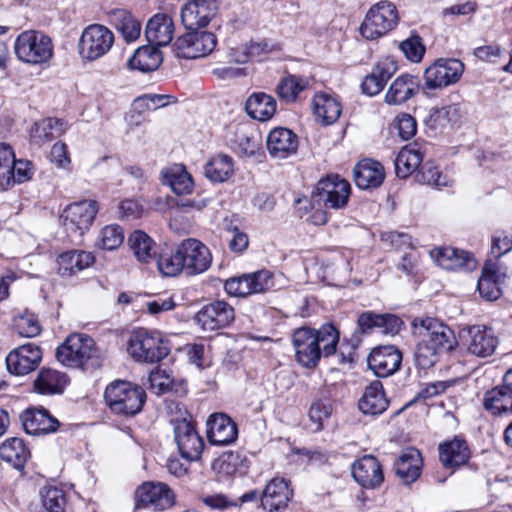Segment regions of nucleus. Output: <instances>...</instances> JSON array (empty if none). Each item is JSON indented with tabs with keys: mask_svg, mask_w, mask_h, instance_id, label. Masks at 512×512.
<instances>
[{
	"mask_svg": "<svg viewBox=\"0 0 512 512\" xmlns=\"http://www.w3.org/2000/svg\"><path fill=\"white\" fill-rule=\"evenodd\" d=\"M104 399L113 414L132 417L141 412L146 402V392L137 384L116 380L106 387Z\"/></svg>",
	"mask_w": 512,
	"mask_h": 512,
	"instance_id": "obj_1",
	"label": "nucleus"
},
{
	"mask_svg": "<svg viewBox=\"0 0 512 512\" xmlns=\"http://www.w3.org/2000/svg\"><path fill=\"white\" fill-rule=\"evenodd\" d=\"M57 360L68 367L94 368L100 366V353L88 335L74 333L56 350Z\"/></svg>",
	"mask_w": 512,
	"mask_h": 512,
	"instance_id": "obj_2",
	"label": "nucleus"
},
{
	"mask_svg": "<svg viewBox=\"0 0 512 512\" xmlns=\"http://www.w3.org/2000/svg\"><path fill=\"white\" fill-rule=\"evenodd\" d=\"M127 351L138 362L156 363L164 359L170 349L159 331L141 328L131 334Z\"/></svg>",
	"mask_w": 512,
	"mask_h": 512,
	"instance_id": "obj_3",
	"label": "nucleus"
},
{
	"mask_svg": "<svg viewBox=\"0 0 512 512\" xmlns=\"http://www.w3.org/2000/svg\"><path fill=\"white\" fill-rule=\"evenodd\" d=\"M14 50L20 61L31 65L47 63L53 56L52 40L35 30H26L19 34Z\"/></svg>",
	"mask_w": 512,
	"mask_h": 512,
	"instance_id": "obj_4",
	"label": "nucleus"
},
{
	"mask_svg": "<svg viewBox=\"0 0 512 512\" xmlns=\"http://www.w3.org/2000/svg\"><path fill=\"white\" fill-rule=\"evenodd\" d=\"M398 20L395 4L386 0L380 1L368 10L360 26V33L368 40L377 39L394 29Z\"/></svg>",
	"mask_w": 512,
	"mask_h": 512,
	"instance_id": "obj_5",
	"label": "nucleus"
},
{
	"mask_svg": "<svg viewBox=\"0 0 512 512\" xmlns=\"http://www.w3.org/2000/svg\"><path fill=\"white\" fill-rule=\"evenodd\" d=\"M274 286V274L266 269L230 278L224 284L225 291L235 297L266 293Z\"/></svg>",
	"mask_w": 512,
	"mask_h": 512,
	"instance_id": "obj_6",
	"label": "nucleus"
},
{
	"mask_svg": "<svg viewBox=\"0 0 512 512\" xmlns=\"http://www.w3.org/2000/svg\"><path fill=\"white\" fill-rule=\"evenodd\" d=\"M217 45V37L210 31L190 30L176 39L173 50L177 57L196 59L211 54Z\"/></svg>",
	"mask_w": 512,
	"mask_h": 512,
	"instance_id": "obj_7",
	"label": "nucleus"
},
{
	"mask_svg": "<svg viewBox=\"0 0 512 512\" xmlns=\"http://www.w3.org/2000/svg\"><path fill=\"white\" fill-rule=\"evenodd\" d=\"M464 72V64L455 58H440L424 72L423 90L443 89L458 82Z\"/></svg>",
	"mask_w": 512,
	"mask_h": 512,
	"instance_id": "obj_8",
	"label": "nucleus"
},
{
	"mask_svg": "<svg viewBox=\"0 0 512 512\" xmlns=\"http://www.w3.org/2000/svg\"><path fill=\"white\" fill-rule=\"evenodd\" d=\"M98 210V203L95 200H84L68 205L61 214L67 233L81 237L91 227Z\"/></svg>",
	"mask_w": 512,
	"mask_h": 512,
	"instance_id": "obj_9",
	"label": "nucleus"
},
{
	"mask_svg": "<svg viewBox=\"0 0 512 512\" xmlns=\"http://www.w3.org/2000/svg\"><path fill=\"white\" fill-rule=\"evenodd\" d=\"M114 43V34L107 27L99 24L89 25L84 29L79 40V54L89 61L104 56Z\"/></svg>",
	"mask_w": 512,
	"mask_h": 512,
	"instance_id": "obj_10",
	"label": "nucleus"
},
{
	"mask_svg": "<svg viewBox=\"0 0 512 512\" xmlns=\"http://www.w3.org/2000/svg\"><path fill=\"white\" fill-rule=\"evenodd\" d=\"M351 193L349 182L338 175L321 179L313 193V200L323 203L326 208L341 209L348 203Z\"/></svg>",
	"mask_w": 512,
	"mask_h": 512,
	"instance_id": "obj_11",
	"label": "nucleus"
},
{
	"mask_svg": "<svg viewBox=\"0 0 512 512\" xmlns=\"http://www.w3.org/2000/svg\"><path fill=\"white\" fill-rule=\"evenodd\" d=\"M174 441L182 458L191 462L200 459L204 450V440L194 424L187 419L172 422Z\"/></svg>",
	"mask_w": 512,
	"mask_h": 512,
	"instance_id": "obj_12",
	"label": "nucleus"
},
{
	"mask_svg": "<svg viewBox=\"0 0 512 512\" xmlns=\"http://www.w3.org/2000/svg\"><path fill=\"white\" fill-rule=\"evenodd\" d=\"M137 506L163 511L173 506L175 495L169 486L162 482H145L136 491Z\"/></svg>",
	"mask_w": 512,
	"mask_h": 512,
	"instance_id": "obj_13",
	"label": "nucleus"
},
{
	"mask_svg": "<svg viewBox=\"0 0 512 512\" xmlns=\"http://www.w3.org/2000/svg\"><path fill=\"white\" fill-rule=\"evenodd\" d=\"M508 277V267L502 261L487 260L478 280V291L488 301L497 300L501 294V285Z\"/></svg>",
	"mask_w": 512,
	"mask_h": 512,
	"instance_id": "obj_14",
	"label": "nucleus"
},
{
	"mask_svg": "<svg viewBox=\"0 0 512 512\" xmlns=\"http://www.w3.org/2000/svg\"><path fill=\"white\" fill-rule=\"evenodd\" d=\"M293 497L290 481L283 477L272 478L263 489L260 502L266 512H283Z\"/></svg>",
	"mask_w": 512,
	"mask_h": 512,
	"instance_id": "obj_15",
	"label": "nucleus"
},
{
	"mask_svg": "<svg viewBox=\"0 0 512 512\" xmlns=\"http://www.w3.org/2000/svg\"><path fill=\"white\" fill-rule=\"evenodd\" d=\"M235 317L234 308L225 301H214L198 311L194 321L204 331H214L228 326Z\"/></svg>",
	"mask_w": 512,
	"mask_h": 512,
	"instance_id": "obj_16",
	"label": "nucleus"
},
{
	"mask_svg": "<svg viewBox=\"0 0 512 512\" xmlns=\"http://www.w3.org/2000/svg\"><path fill=\"white\" fill-rule=\"evenodd\" d=\"M42 360L41 348L27 343L12 350L6 357V366L11 374L24 376L34 371Z\"/></svg>",
	"mask_w": 512,
	"mask_h": 512,
	"instance_id": "obj_17",
	"label": "nucleus"
},
{
	"mask_svg": "<svg viewBox=\"0 0 512 512\" xmlns=\"http://www.w3.org/2000/svg\"><path fill=\"white\" fill-rule=\"evenodd\" d=\"M292 344L297 362L306 368H314L321 359V350L317 346L314 329L302 327L294 331Z\"/></svg>",
	"mask_w": 512,
	"mask_h": 512,
	"instance_id": "obj_18",
	"label": "nucleus"
},
{
	"mask_svg": "<svg viewBox=\"0 0 512 512\" xmlns=\"http://www.w3.org/2000/svg\"><path fill=\"white\" fill-rule=\"evenodd\" d=\"M216 0H189L181 8V21L187 30L206 27L216 15Z\"/></svg>",
	"mask_w": 512,
	"mask_h": 512,
	"instance_id": "obj_19",
	"label": "nucleus"
},
{
	"mask_svg": "<svg viewBox=\"0 0 512 512\" xmlns=\"http://www.w3.org/2000/svg\"><path fill=\"white\" fill-rule=\"evenodd\" d=\"M434 262L443 269L452 271H473L478 261L472 253L453 247H437L430 251Z\"/></svg>",
	"mask_w": 512,
	"mask_h": 512,
	"instance_id": "obj_20",
	"label": "nucleus"
},
{
	"mask_svg": "<svg viewBox=\"0 0 512 512\" xmlns=\"http://www.w3.org/2000/svg\"><path fill=\"white\" fill-rule=\"evenodd\" d=\"M498 337L491 327L473 325L467 329L465 346L467 352L479 358H487L494 354L498 346Z\"/></svg>",
	"mask_w": 512,
	"mask_h": 512,
	"instance_id": "obj_21",
	"label": "nucleus"
},
{
	"mask_svg": "<svg viewBox=\"0 0 512 512\" xmlns=\"http://www.w3.org/2000/svg\"><path fill=\"white\" fill-rule=\"evenodd\" d=\"M180 253L185 260V270L188 274H201L208 270L212 255L206 245L194 238H188L179 245Z\"/></svg>",
	"mask_w": 512,
	"mask_h": 512,
	"instance_id": "obj_22",
	"label": "nucleus"
},
{
	"mask_svg": "<svg viewBox=\"0 0 512 512\" xmlns=\"http://www.w3.org/2000/svg\"><path fill=\"white\" fill-rule=\"evenodd\" d=\"M206 426L207 438L213 445L226 446L235 442L238 437L236 423L225 413L211 414Z\"/></svg>",
	"mask_w": 512,
	"mask_h": 512,
	"instance_id": "obj_23",
	"label": "nucleus"
},
{
	"mask_svg": "<svg viewBox=\"0 0 512 512\" xmlns=\"http://www.w3.org/2000/svg\"><path fill=\"white\" fill-rule=\"evenodd\" d=\"M402 355L394 346H381L372 350L367 362L369 368L378 377H388L400 367Z\"/></svg>",
	"mask_w": 512,
	"mask_h": 512,
	"instance_id": "obj_24",
	"label": "nucleus"
},
{
	"mask_svg": "<svg viewBox=\"0 0 512 512\" xmlns=\"http://www.w3.org/2000/svg\"><path fill=\"white\" fill-rule=\"evenodd\" d=\"M23 428L30 435H45L58 430L60 422L44 408H28L20 415Z\"/></svg>",
	"mask_w": 512,
	"mask_h": 512,
	"instance_id": "obj_25",
	"label": "nucleus"
},
{
	"mask_svg": "<svg viewBox=\"0 0 512 512\" xmlns=\"http://www.w3.org/2000/svg\"><path fill=\"white\" fill-rule=\"evenodd\" d=\"M397 63L392 58H384L378 61L370 74L366 75L361 83L362 92L369 96L379 94L387 81L396 73Z\"/></svg>",
	"mask_w": 512,
	"mask_h": 512,
	"instance_id": "obj_26",
	"label": "nucleus"
},
{
	"mask_svg": "<svg viewBox=\"0 0 512 512\" xmlns=\"http://www.w3.org/2000/svg\"><path fill=\"white\" fill-rule=\"evenodd\" d=\"M352 475L362 487L374 489L384 480L382 467L372 455H366L356 460L352 465Z\"/></svg>",
	"mask_w": 512,
	"mask_h": 512,
	"instance_id": "obj_27",
	"label": "nucleus"
},
{
	"mask_svg": "<svg viewBox=\"0 0 512 512\" xmlns=\"http://www.w3.org/2000/svg\"><path fill=\"white\" fill-rule=\"evenodd\" d=\"M439 460L445 468L456 469L468 463L471 452L465 439L455 436L439 445Z\"/></svg>",
	"mask_w": 512,
	"mask_h": 512,
	"instance_id": "obj_28",
	"label": "nucleus"
},
{
	"mask_svg": "<svg viewBox=\"0 0 512 512\" xmlns=\"http://www.w3.org/2000/svg\"><path fill=\"white\" fill-rule=\"evenodd\" d=\"M298 137L290 129L278 127L267 137V149L274 158L285 159L296 153Z\"/></svg>",
	"mask_w": 512,
	"mask_h": 512,
	"instance_id": "obj_29",
	"label": "nucleus"
},
{
	"mask_svg": "<svg viewBox=\"0 0 512 512\" xmlns=\"http://www.w3.org/2000/svg\"><path fill=\"white\" fill-rule=\"evenodd\" d=\"M174 35V22L164 13L152 16L145 28V37L149 44L162 47L171 43Z\"/></svg>",
	"mask_w": 512,
	"mask_h": 512,
	"instance_id": "obj_30",
	"label": "nucleus"
},
{
	"mask_svg": "<svg viewBox=\"0 0 512 512\" xmlns=\"http://www.w3.org/2000/svg\"><path fill=\"white\" fill-rule=\"evenodd\" d=\"M419 90V80L410 74L398 76L389 86L385 94V103L401 105L415 96Z\"/></svg>",
	"mask_w": 512,
	"mask_h": 512,
	"instance_id": "obj_31",
	"label": "nucleus"
},
{
	"mask_svg": "<svg viewBox=\"0 0 512 512\" xmlns=\"http://www.w3.org/2000/svg\"><path fill=\"white\" fill-rule=\"evenodd\" d=\"M385 178L383 166L374 160L364 159L354 168V181L360 189L379 187Z\"/></svg>",
	"mask_w": 512,
	"mask_h": 512,
	"instance_id": "obj_32",
	"label": "nucleus"
},
{
	"mask_svg": "<svg viewBox=\"0 0 512 512\" xmlns=\"http://www.w3.org/2000/svg\"><path fill=\"white\" fill-rule=\"evenodd\" d=\"M311 80L307 76L287 74L279 80L276 86V94L278 98L286 103H295L301 94L309 89Z\"/></svg>",
	"mask_w": 512,
	"mask_h": 512,
	"instance_id": "obj_33",
	"label": "nucleus"
},
{
	"mask_svg": "<svg viewBox=\"0 0 512 512\" xmlns=\"http://www.w3.org/2000/svg\"><path fill=\"white\" fill-rule=\"evenodd\" d=\"M427 332L423 339L432 345L440 355L453 350L457 345L454 332L443 323L427 320Z\"/></svg>",
	"mask_w": 512,
	"mask_h": 512,
	"instance_id": "obj_34",
	"label": "nucleus"
},
{
	"mask_svg": "<svg viewBox=\"0 0 512 512\" xmlns=\"http://www.w3.org/2000/svg\"><path fill=\"white\" fill-rule=\"evenodd\" d=\"M422 458L417 449L405 450L394 463L396 475L405 484L414 482L421 474Z\"/></svg>",
	"mask_w": 512,
	"mask_h": 512,
	"instance_id": "obj_35",
	"label": "nucleus"
},
{
	"mask_svg": "<svg viewBox=\"0 0 512 512\" xmlns=\"http://www.w3.org/2000/svg\"><path fill=\"white\" fill-rule=\"evenodd\" d=\"M94 262L92 253L82 250H70L59 255L58 272L62 276H71L88 268Z\"/></svg>",
	"mask_w": 512,
	"mask_h": 512,
	"instance_id": "obj_36",
	"label": "nucleus"
},
{
	"mask_svg": "<svg viewBox=\"0 0 512 512\" xmlns=\"http://www.w3.org/2000/svg\"><path fill=\"white\" fill-rule=\"evenodd\" d=\"M30 456V451L23 439L7 438L0 444V459L18 470H22Z\"/></svg>",
	"mask_w": 512,
	"mask_h": 512,
	"instance_id": "obj_37",
	"label": "nucleus"
},
{
	"mask_svg": "<svg viewBox=\"0 0 512 512\" xmlns=\"http://www.w3.org/2000/svg\"><path fill=\"white\" fill-rule=\"evenodd\" d=\"M313 110L317 119L324 125H330L339 118L342 106L335 96L319 92L313 97Z\"/></svg>",
	"mask_w": 512,
	"mask_h": 512,
	"instance_id": "obj_38",
	"label": "nucleus"
},
{
	"mask_svg": "<svg viewBox=\"0 0 512 512\" xmlns=\"http://www.w3.org/2000/svg\"><path fill=\"white\" fill-rule=\"evenodd\" d=\"M424 157L422 147L418 143L402 148L395 159V171L398 177L406 178L421 165Z\"/></svg>",
	"mask_w": 512,
	"mask_h": 512,
	"instance_id": "obj_39",
	"label": "nucleus"
},
{
	"mask_svg": "<svg viewBox=\"0 0 512 512\" xmlns=\"http://www.w3.org/2000/svg\"><path fill=\"white\" fill-rule=\"evenodd\" d=\"M358 406L362 413L372 416L379 415L387 409L388 400L379 381H375L366 387Z\"/></svg>",
	"mask_w": 512,
	"mask_h": 512,
	"instance_id": "obj_40",
	"label": "nucleus"
},
{
	"mask_svg": "<svg viewBox=\"0 0 512 512\" xmlns=\"http://www.w3.org/2000/svg\"><path fill=\"white\" fill-rule=\"evenodd\" d=\"M65 130L61 119L45 118L35 122L30 128V141L34 145L42 146L60 136Z\"/></svg>",
	"mask_w": 512,
	"mask_h": 512,
	"instance_id": "obj_41",
	"label": "nucleus"
},
{
	"mask_svg": "<svg viewBox=\"0 0 512 512\" xmlns=\"http://www.w3.org/2000/svg\"><path fill=\"white\" fill-rule=\"evenodd\" d=\"M68 381L66 374L55 369L43 368L35 379L34 387L40 394H58L63 392Z\"/></svg>",
	"mask_w": 512,
	"mask_h": 512,
	"instance_id": "obj_42",
	"label": "nucleus"
},
{
	"mask_svg": "<svg viewBox=\"0 0 512 512\" xmlns=\"http://www.w3.org/2000/svg\"><path fill=\"white\" fill-rule=\"evenodd\" d=\"M162 60V53L159 47L149 44L139 47L129 59L128 65L131 69L146 73L156 70L162 63Z\"/></svg>",
	"mask_w": 512,
	"mask_h": 512,
	"instance_id": "obj_43",
	"label": "nucleus"
},
{
	"mask_svg": "<svg viewBox=\"0 0 512 512\" xmlns=\"http://www.w3.org/2000/svg\"><path fill=\"white\" fill-rule=\"evenodd\" d=\"M249 116L259 121L269 120L276 112L277 103L274 97L263 92L249 96L245 105Z\"/></svg>",
	"mask_w": 512,
	"mask_h": 512,
	"instance_id": "obj_44",
	"label": "nucleus"
},
{
	"mask_svg": "<svg viewBox=\"0 0 512 512\" xmlns=\"http://www.w3.org/2000/svg\"><path fill=\"white\" fill-rule=\"evenodd\" d=\"M110 22L121 33L126 42L136 41L141 34V23L129 11L115 9L110 14Z\"/></svg>",
	"mask_w": 512,
	"mask_h": 512,
	"instance_id": "obj_45",
	"label": "nucleus"
},
{
	"mask_svg": "<svg viewBox=\"0 0 512 512\" xmlns=\"http://www.w3.org/2000/svg\"><path fill=\"white\" fill-rule=\"evenodd\" d=\"M163 184L168 185L178 195L188 194L193 189L192 176L181 164L173 165L162 172Z\"/></svg>",
	"mask_w": 512,
	"mask_h": 512,
	"instance_id": "obj_46",
	"label": "nucleus"
},
{
	"mask_svg": "<svg viewBox=\"0 0 512 512\" xmlns=\"http://www.w3.org/2000/svg\"><path fill=\"white\" fill-rule=\"evenodd\" d=\"M233 159L224 154L213 156L204 166V174L214 183L227 181L233 174Z\"/></svg>",
	"mask_w": 512,
	"mask_h": 512,
	"instance_id": "obj_47",
	"label": "nucleus"
},
{
	"mask_svg": "<svg viewBox=\"0 0 512 512\" xmlns=\"http://www.w3.org/2000/svg\"><path fill=\"white\" fill-rule=\"evenodd\" d=\"M128 245L137 260L142 263H149L156 256L154 240L141 230L131 233Z\"/></svg>",
	"mask_w": 512,
	"mask_h": 512,
	"instance_id": "obj_48",
	"label": "nucleus"
},
{
	"mask_svg": "<svg viewBox=\"0 0 512 512\" xmlns=\"http://www.w3.org/2000/svg\"><path fill=\"white\" fill-rule=\"evenodd\" d=\"M483 405L494 415L512 412V392L497 386L485 393Z\"/></svg>",
	"mask_w": 512,
	"mask_h": 512,
	"instance_id": "obj_49",
	"label": "nucleus"
},
{
	"mask_svg": "<svg viewBox=\"0 0 512 512\" xmlns=\"http://www.w3.org/2000/svg\"><path fill=\"white\" fill-rule=\"evenodd\" d=\"M276 42L268 39L251 41L249 44L242 45L241 56H235V63H246L252 60H262L268 53L278 50Z\"/></svg>",
	"mask_w": 512,
	"mask_h": 512,
	"instance_id": "obj_50",
	"label": "nucleus"
},
{
	"mask_svg": "<svg viewBox=\"0 0 512 512\" xmlns=\"http://www.w3.org/2000/svg\"><path fill=\"white\" fill-rule=\"evenodd\" d=\"M317 346L321 350V357H329L336 354L340 334L332 324H324L318 330L314 329Z\"/></svg>",
	"mask_w": 512,
	"mask_h": 512,
	"instance_id": "obj_51",
	"label": "nucleus"
},
{
	"mask_svg": "<svg viewBox=\"0 0 512 512\" xmlns=\"http://www.w3.org/2000/svg\"><path fill=\"white\" fill-rule=\"evenodd\" d=\"M157 267L164 277H176L185 270V260H183L179 247L175 252L161 254L157 261Z\"/></svg>",
	"mask_w": 512,
	"mask_h": 512,
	"instance_id": "obj_52",
	"label": "nucleus"
},
{
	"mask_svg": "<svg viewBox=\"0 0 512 512\" xmlns=\"http://www.w3.org/2000/svg\"><path fill=\"white\" fill-rule=\"evenodd\" d=\"M41 503L47 512H63L66 506V495L58 487L47 486L40 491Z\"/></svg>",
	"mask_w": 512,
	"mask_h": 512,
	"instance_id": "obj_53",
	"label": "nucleus"
},
{
	"mask_svg": "<svg viewBox=\"0 0 512 512\" xmlns=\"http://www.w3.org/2000/svg\"><path fill=\"white\" fill-rule=\"evenodd\" d=\"M31 175L30 162L15 159L9 169V173L1 180L0 188L2 190H7L15 183H22L28 180Z\"/></svg>",
	"mask_w": 512,
	"mask_h": 512,
	"instance_id": "obj_54",
	"label": "nucleus"
},
{
	"mask_svg": "<svg viewBox=\"0 0 512 512\" xmlns=\"http://www.w3.org/2000/svg\"><path fill=\"white\" fill-rule=\"evenodd\" d=\"M417 181L423 184L434 186L436 188L447 187L451 184V179L443 175L438 167L431 163H425L416 176Z\"/></svg>",
	"mask_w": 512,
	"mask_h": 512,
	"instance_id": "obj_55",
	"label": "nucleus"
},
{
	"mask_svg": "<svg viewBox=\"0 0 512 512\" xmlns=\"http://www.w3.org/2000/svg\"><path fill=\"white\" fill-rule=\"evenodd\" d=\"M124 240V233L119 225L113 224L104 227L100 231L97 245L105 250L118 248Z\"/></svg>",
	"mask_w": 512,
	"mask_h": 512,
	"instance_id": "obj_56",
	"label": "nucleus"
},
{
	"mask_svg": "<svg viewBox=\"0 0 512 512\" xmlns=\"http://www.w3.org/2000/svg\"><path fill=\"white\" fill-rule=\"evenodd\" d=\"M440 356V353L424 339L419 342L414 354L415 363L421 369H429L434 366Z\"/></svg>",
	"mask_w": 512,
	"mask_h": 512,
	"instance_id": "obj_57",
	"label": "nucleus"
},
{
	"mask_svg": "<svg viewBox=\"0 0 512 512\" xmlns=\"http://www.w3.org/2000/svg\"><path fill=\"white\" fill-rule=\"evenodd\" d=\"M14 327L17 333L23 337H35L41 331L37 317L33 313H24L14 320Z\"/></svg>",
	"mask_w": 512,
	"mask_h": 512,
	"instance_id": "obj_58",
	"label": "nucleus"
},
{
	"mask_svg": "<svg viewBox=\"0 0 512 512\" xmlns=\"http://www.w3.org/2000/svg\"><path fill=\"white\" fill-rule=\"evenodd\" d=\"M512 250V235L505 231L496 232L492 236L491 254L495 259L492 261H501L500 258Z\"/></svg>",
	"mask_w": 512,
	"mask_h": 512,
	"instance_id": "obj_59",
	"label": "nucleus"
},
{
	"mask_svg": "<svg viewBox=\"0 0 512 512\" xmlns=\"http://www.w3.org/2000/svg\"><path fill=\"white\" fill-rule=\"evenodd\" d=\"M400 49L411 62L418 63L425 54V46L419 36H412L400 44Z\"/></svg>",
	"mask_w": 512,
	"mask_h": 512,
	"instance_id": "obj_60",
	"label": "nucleus"
},
{
	"mask_svg": "<svg viewBox=\"0 0 512 512\" xmlns=\"http://www.w3.org/2000/svg\"><path fill=\"white\" fill-rule=\"evenodd\" d=\"M332 414V405L329 401H316L314 402L309 410V417L312 422L315 423V430H321L323 422Z\"/></svg>",
	"mask_w": 512,
	"mask_h": 512,
	"instance_id": "obj_61",
	"label": "nucleus"
},
{
	"mask_svg": "<svg viewBox=\"0 0 512 512\" xmlns=\"http://www.w3.org/2000/svg\"><path fill=\"white\" fill-rule=\"evenodd\" d=\"M149 383L154 393L162 394L171 388L172 379L165 370L156 368L149 375Z\"/></svg>",
	"mask_w": 512,
	"mask_h": 512,
	"instance_id": "obj_62",
	"label": "nucleus"
},
{
	"mask_svg": "<svg viewBox=\"0 0 512 512\" xmlns=\"http://www.w3.org/2000/svg\"><path fill=\"white\" fill-rule=\"evenodd\" d=\"M143 206L135 199H126L118 205V216L124 220H135L142 216Z\"/></svg>",
	"mask_w": 512,
	"mask_h": 512,
	"instance_id": "obj_63",
	"label": "nucleus"
},
{
	"mask_svg": "<svg viewBox=\"0 0 512 512\" xmlns=\"http://www.w3.org/2000/svg\"><path fill=\"white\" fill-rule=\"evenodd\" d=\"M397 129L403 140H409L416 134V120L409 114H401L397 118Z\"/></svg>",
	"mask_w": 512,
	"mask_h": 512,
	"instance_id": "obj_64",
	"label": "nucleus"
}]
</instances>
